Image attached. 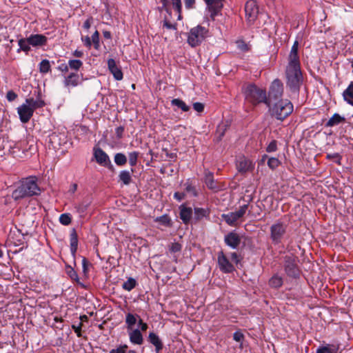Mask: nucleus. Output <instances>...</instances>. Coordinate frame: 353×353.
I'll use <instances>...</instances> for the list:
<instances>
[{
  "instance_id": "nucleus-16",
  "label": "nucleus",
  "mask_w": 353,
  "mask_h": 353,
  "mask_svg": "<svg viewBox=\"0 0 353 353\" xmlns=\"http://www.w3.org/2000/svg\"><path fill=\"white\" fill-rule=\"evenodd\" d=\"M65 137L63 134L52 132L48 137L49 147L54 150L59 149V147L65 143Z\"/></svg>"
},
{
  "instance_id": "nucleus-40",
  "label": "nucleus",
  "mask_w": 353,
  "mask_h": 353,
  "mask_svg": "<svg viewBox=\"0 0 353 353\" xmlns=\"http://www.w3.org/2000/svg\"><path fill=\"white\" fill-rule=\"evenodd\" d=\"M19 46L21 50L26 52H28L30 50V43H29L28 41V37L27 39H21L19 40L18 42Z\"/></svg>"
},
{
  "instance_id": "nucleus-52",
  "label": "nucleus",
  "mask_w": 353,
  "mask_h": 353,
  "mask_svg": "<svg viewBox=\"0 0 353 353\" xmlns=\"http://www.w3.org/2000/svg\"><path fill=\"white\" fill-rule=\"evenodd\" d=\"M238 48L242 51H248L249 50L248 44H246L243 41H238L236 42Z\"/></svg>"
},
{
  "instance_id": "nucleus-44",
  "label": "nucleus",
  "mask_w": 353,
  "mask_h": 353,
  "mask_svg": "<svg viewBox=\"0 0 353 353\" xmlns=\"http://www.w3.org/2000/svg\"><path fill=\"white\" fill-rule=\"evenodd\" d=\"M139 156V152H132L128 154L129 163L131 166H135L137 164L138 157Z\"/></svg>"
},
{
  "instance_id": "nucleus-54",
  "label": "nucleus",
  "mask_w": 353,
  "mask_h": 353,
  "mask_svg": "<svg viewBox=\"0 0 353 353\" xmlns=\"http://www.w3.org/2000/svg\"><path fill=\"white\" fill-rule=\"evenodd\" d=\"M193 108L198 112H201L204 110V105L200 102L193 103Z\"/></svg>"
},
{
  "instance_id": "nucleus-46",
  "label": "nucleus",
  "mask_w": 353,
  "mask_h": 353,
  "mask_svg": "<svg viewBox=\"0 0 353 353\" xmlns=\"http://www.w3.org/2000/svg\"><path fill=\"white\" fill-rule=\"evenodd\" d=\"M280 163V161L275 157L269 158L268 161V165L272 170H274L278 168Z\"/></svg>"
},
{
  "instance_id": "nucleus-58",
  "label": "nucleus",
  "mask_w": 353,
  "mask_h": 353,
  "mask_svg": "<svg viewBox=\"0 0 353 353\" xmlns=\"http://www.w3.org/2000/svg\"><path fill=\"white\" fill-rule=\"evenodd\" d=\"M185 194L183 192H176L174 194V199H176L177 201H181L185 198Z\"/></svg>"
},
{
  "instance_id": "nucleus-34",
  "label": "nucleus",
  "mask_w": 353,
  "mask_h": 353,
  "mask_svg": "<svg viewBox=\"0 0 353 353\" xmlns=\"http://www.w3.org/2000/svg\"><path fill=\"white\" fill-rule=\"evenodd\" d=\"M283 285V279L278 274H274L269 280V285L273 288H279Z\"/></svg>"
},
{
  "instance_id": "nucleus-57",
  "label": "nucleus",
  "mask_w": 353,
  "mask_h": 353,
  "mask_svg": "<svg viewBox=\"0 0 353 353\" xmlns=\"http://www.w3.org/2000/svg\"><path fill=\"white\" fill-rule=\"evenodd\" d=\"M124 132V128L122 126H119L116 128V135L118 139H121L123 137V134Z\"/></svg>"
},
{
  "instance_id": "nucleus-11",
  "label": "nucleus",
  "mask_w": 353,
  "mask_h": 353,
  "mask_svg": "<svg viewBox=\"0 0 353 353\" xmlns=\"http://www.w3.org/2000/svg\"><path fill=\"white\" fill-rule=\"evenodd\" d=\"M206 4V9L210 14V19L214 21L217 15L221 14L225 0H203Z\"/></svg>"
},
{
  "instance_id": "nucleus-8",
  "label": "nucleus",
  "mask_w": 353,
  "mask_h": 353,
  "mask_svg": "<svg viewBox=\"0 0 353 353\" xmlns=\"http://www.w3.org/2000/svg\"><path fill=\"white\" fill-rule=\"evenodd\" d=\"M125 323L130 331H145L148 329V325L137 314L128 313Z\"/></svg>"
},
{
  "instance_id": "nucleus-5",
  "label": "nucleus",
  "mask_w": 353,
  "mask_h": 353,
  "mask_svg": "<svg viewBox=\"0 0 353 353\" xmlns=\"http://www.w3.org/2000/svg\"><path fill=\"white\" fill-rule=\"evenodd\" d=\"M208 28L200 25L191 28L188 37V44L192 48L201 45L205 38L208 37Z\"/></svg>"
},
{
  "instance_id": "nucleus-33",
  "label": "nucleus",
  "mask_w": 353,
  "mask_h": 353,
  "mask_svg": "<svg viewBox=\"0 0 353 353\" xmlns=\"http://www.w3.org/2000/svg\"><path fill=\"white\" fill-rule=\"evenodd\" d=\"M119 181L125 185H128L132 182L131 173L128 170H122L119 174Z\"/></svg>"
},
{
  "instance_id": "nucleus-19",
  "label": "nucleus",
  "mask_w": 353,
  "mask_h": 353,
  "mask_svg": "<svg viewBox=\"0 0 353 353\" xmlns=\"http://www.w3.org/2000/svg\"><path fill=\"white\" fill-rule=\"evenodd\" d=\"M108 67L116 80L121 81L123 79V72L121 69L119 65H117L114 59H109L108 60Z\"/></svg>"
},
{
  "instance_id": "nucleus-60",
  "label": "nucleus",
  "mask_w": 353,
  "mask_h": 353,
  "mask_svg": "<svg viewBox=\"0 0 353 353\" xmlns=\"http://www.w3.org/2000/svg\"><path fill=\"white\" fill-rule=\"evenodd\" d=\"M225 126H219L217 130V133L219 134V139L220 140L222 137L224 136L225 128H224Z\"/></svg>"
},
{
  "instance_id": "nucleus-26",
  "label": "nucleus",
  "mask_w": 353,
  "mask_h": 353,
  "mask_svg": "<svg viewBox=\"0 0 353 353\" xmlns=\"http://www.w3.org/2000/svg\"><path fill=\"white\" fill-rule=\"evenodd\" d=\"M346 122V119L345 117L340 115L338 113H335L332 115V117L327 121L325 123L326 127H333L335 125H338L341 123H344Z\"/></svg>"
},
{
  "instance_id": "nucleus-4",
  "label": "nucleus",
  "mask_w": 353,
  "mask_h": 353,
  "mask_svg": "<svg viewBox=\"0 0 353 353\" xmlns=\"http://www.w3.org/2000/svg\"><path fill=\"white\" fill-rule=\"evenodd\" d=\"M244 94L245 99L254 105L261 103L268 105L266 91L254 84L248 85L245 89Z\"/></svg>"
},
{
  "instance_id": "nucleus-12",
  "label": "nucleus",
  "mask_w": 353,
  "mask_h": 353,
  "mask_svg": "<svg viewBox=\"0 0 353 353\" xmlns=\"http://www.w3.org/2000/svg\"><path fill=\"white\" fill-rule=\"evenodd\" d=\"M218 264L219 269L224 273L232 272L235 269L223 251L218 253Z\"/></svg>"
},
{
  "instance_id": "nucleus-15",
  "label": "nucleus",
  "mask_w": 353,
  "mask_h": 353,
  "mask_svg": "<svg viewBox=\"0 0 353 353\" xmlns=\"http://www.w3.org/2000/svg\"><path fill=\"white\" fill-rule=\"evenodd\" d=\"M245 12L250 21H254L259 13V8L254 0H249L245 5Z\"/></svg>"
},
{
  "instance_id": "nucleus-42",
  "label": "nucleus",
  "mask_w": 353,
  "mask_h": 353,
  "mask_svg": "<svg viewBox=\"0 0 353 353\" xmlns=\"http://www.w3.org/2000/svg\"><path fill=\"white\" fill-rule=\"evenodd\" d=\"M68 65L70 69L77 71L83 65V62L79 59H70L68 61Z\"/></svg>"
},
{
  "instance_id": "nucleus-14",
  "label": "nucleus",
  "mask_w": 353,
  "mask_h": 353,
  "mask_svg": "<svg viewBox=\"0 0 353 353\" xmlns=\"http://www.w3.org/2000/svg\"><path fill=\"white\" fill-rule=\"evenodd\" d=\"M17 112L19 114L20 121L23 123H28L34 113L31 107L26 102L17 108Z\"/></svg>"
},
{
  "instance_id": "nucleus-10",
  "label": "nucleus",
  "mask_w": 353,
  "mask_h": 353,
  "mask_svg": "<svg viewBox=\"0 0 353 353\" xmlns=\"http://www.w3.org/2000/svg\"><path fill=\"white\" fill-rule=\"evenodd\" d=\"M248 208V204H245L239 208L237 211L223 214L222 219L230 226H234L236 222L242 218Z\"/></svg>"
},
{
  "instance_id": "nucleus-1",
  "label": "nucleus",
  "mask_w": 353,
  "mask_h": 353,
  "mask_svg": "<svg viewBox=\"0 0 353 353\" xmlns=\"http://www.w3.org/2000/svg\"><path fill=\"white\" fill-rule=\"evenodd\" d=\"M40 194L41 189L37 183V178L30 176L21 181L20 184L12 192V197L14 201H18L26 197L38 196Z\"/></svg>"
},
{
  "instance_id": "nucleus-48",
  "label": "nucleus",
  "mask_w": 353,
  "mask_h": 353,
  "mask_svg": "<svg viewBox=\"0 0 353 353\" xmlns=\"http://www.w3.org/2000/svg\"><path fill=\"white\" fill-rule=\"evenodd\" d=\"M276 150H277V141L276 140H272L266 148L267 152H273L276 151Z\"/></svg>"
},
{
  "instance_id": "nucleus-63",
  "label": "nucleus",
  "mask_w": 353,
  "mask_h": 353,
  "mask_svg": "<svg viewBox=\"0 0 353 353\" xmlns=\"http://www.w3.org/2000/svg\"><path fill=\"white\" fill-rule=\"evenodd\" d=\"M326 158L330 160H334L335 159H339L340 155L338 153L327 154Z\"/></svg>"
},
{
  "instance_id": "nucleus-28",
  "label": "nucleus",
  "mask_w": 353,
  "mask_h": 353,
  "mask_svg": "<svg viewBox=\"0 0 353 353\" xmlns=\"http://www.w3.org/2000/svg\"><path fill=\"white\" fill-rule=\"evenodd\" d=\"M339 345L338 344H326L318 347L316 353H339Z\"/></svg>"
},
{
  "instance_id": "nucleus-45",
  "label": "nucleus",
  "mask_w": 353,
  "mask_h": 353,
  "mask_svg": "<svg viewBox=\"0 0 353 353\" xmlns=\"http://www.w3.org/2000/svg\"><path fill=\"white\" fill-rule=\"evenodd\" d=\"M128 346L126 345H119L117 348L112 349L110 353H127ZM128 353H136L134 350H129Z\"/></svg>"
},
{
  "instance_id": "nucleus-35",
  "label": "nucleus",
  "mask_w": 353,
  "mask_h": 353,
  "mask_svg": "<svg viewBox=\"0 0 353 353\" xmlns=\"http://www.w3.org/2000/svg\"><path fill=\"white\" fill-rule=\"evenodd\" d=\"M154 221L165 227H171L172 225V219L168 214L157 217Z\"/></svg>"
},
{
  "instance_id": "nucleus-61",
  "label": "nucleus",
  "mask_w": 353,
  "mask_h": 353,
  "mask_svg": "<svg viewBox=\"0 0 353 353\" xmlns=\"http://www.w3.org/2000/svg\"><path fill=\"white\" fill-rule=\"evenodd\" d=\"M163 26L165 27L168 29H173V30L176 29V26L172 24V23H171L168 20H165L163 21Z\"/></svg>"
},
{
  "instance_id": "nucleus-6",
  "label": "nucleus",
  "mask_w": 353,
  "mask_h": 353,
  "mask_svg": "<svg viewBox=\"0 0 353 353\" xmlns=\"http://www.w3.org/2000/svg\"><path fill=\"white\" fill-rule=\"evenodd\" d=\"M288 225L281 221H276L270 228V238L274 245L281 243L284 239Z\"/></svg>"
},
{
  "instance_id": "nucleus-36",
  "label": "nucleus",
  "mask_w": 353,
  "mask_h": 353,
  "mask_svg": "<svg viewBox=\"0 0 353 353\" xmlns=\"http://www.w3.org/2000/svg\"><path fill=\"white\" fill-rule=\"evenodd\" d=\"M171 104L180 108L183 112H188L190 110V107L187 105L185 103L180 99H172L171 101Z\"/></svg>"
},
{
  "instance_id": "nucleus-23",
  "label": "nucleus",
  "mask_w": 353,
  "mask_h": 353,
  "mask_svg": "<svg viewBox=\"0 0 353 353\" xmlns=\"http://www.w3.org/2000/svg\"><path fill=\"white\" fill-rule=\"evenodd\" d=\"M81 83L79 74L77 72H71L65 77L63 83L67 88L76 87Z\"/></svg>"
},
{
  "instance_id": "nucleus-20",
  "label": "nucleus",
  "mask_w": 353,
  "mask_h": 353,
  "mask_svg": "<svg viewBox=\"0 0 353 353\" xmlns=\"http://www.w3.org/2000/svg\"><path fill=\"white\" fill-rule=\"evenodd\" d=\"M209 216L210 210L208 208H194L192 215V224H196L203 218H208Z\"/></svg>"
},
{
  "instance_id": "nucleus-18",
  "label": "nucleus",
  "mask_w": 353,
  "mask_h": 353,
  "mask_svg": "<svg viewBox=\"0 0 353 353\" xmlns=\"http://www.w3.org/2000/svg\"><path fill=\"white\" fill-rule=\"evenodd\" d=\"M224 241L227 245L235 249L241 243V238L237 233L230 232L225 236Z\"/></svg>"
},
{
  "instance_id": "nucleus-49",
  "label": "nucleus",
  "mask_w": 353,
  "mask_h": 353,
  "mask_svg": "<svg viewBox=\"0 0 353 353\" xmlns=\"http://www.w3.org/2000/svg\"><path fill=\"white\" fill-rule=\"evenodd\" d=\"M181 248H182L181 245L179 243L175 242V243H172L171 244L169 250L171 252L175 253V252H180L181 250Z\"/></svg>"
},
{
  "instance_id": "nucleus-17",
  "label": "nucleus",
  "mask_w": 353,
  "mask_h": 353,
  "mask_svg": "<svg viewBox=\"0 0 353 353\" xmlns=\"http://www.w3.org/2000/svg\"><path fill=\"white\" fill-rule=\"evenodd\" d=\"M179 217L184 224L192 223V209L188 207L185 204L179 206Z\"/></svg>"
},
{
  "instance_id": "nucleus-62",
  "label": "nucleus",
  "mask_w": 353,
  "mask_h": 353,
  "mask_svg": "<svg viewBox=\"0 0 353 353\" xmlns=\"http://www.w3.org/2000/svg\"><path fill=\"white\" fill-rule=\"evenodd\" d=\"M99 41V33L97 30H96L92 36L91 41L92 43H97Z\"/></svg>"
},
{
  "instance_id": "nucleus-50",
  "label": "nucleus",
  "mask_w": 353,
  "mask_h": 353,
  "mask_svg": "<svg viewBox=\"0 0 353 353\" xmlns=\"http://www.w3.org/2000/svg\"><path fill=\"white\" fill-rule=\"evenodd\" d=\"M67 273L71 279L76 281L77 282L79 281L78 274L74 269L70 268V270H68Z\"/></svg>"
},
{
  "instance_id": "nucleus-56",
  "label": "nucleus",
  "mask_w": 353,
  "mask_h": 353,
  "mask_svg": "<svg viewBox=\"0 0 353 353\" xmlns=\"http://www.w3.org/2000/svg\"><path fill=\"white\" fill-rule=\"evenodd\" d=\"M196 0H184L185 6L187 9H192L194 8Z\"/></svg>"
},
{
  "instance_id": "nucleus-39",
  "label": "nucleus",
  "mask_w": 353,
  "mask_h": 353,
  "mask_svg": "<svg viewBox=\"0 0 353 353\" xmlns=\"http://www.w3.org/2000/svg\"><path fill=\"white\" fill-rule=\"evenodd\" d=\"M136 285H137L136 280L132 278V277H130V278L128 279V280L126 281H125L123 283L122 288L125 290L130 291L134 288H135Z\"/></svg>"
},
{
  "instance_id": "nucleus-38",
  "label": "nucleus",
  "mask_w": 353,
  "mask_h": 353,
  "mask_svg": "<svg viewBox=\"0 0 353 353\" xmlns=\"http://www.w3.org/2000/svg\"><path fill=\"white\" fill-rule=\"evenodd\" d=\"M114 163L118 166L125 165L128 161L126 156L123 153H117L114 155Z\"/></svg>"
},
{
  "instance_id": "nucleus-43",
  "label": "nucleus",
  "mask_w": 353,
  "mask_h": 353,
  "mask_svg": "<svg viewBox=\"0 0 353 353\" xmlns=\"http://www.w3.org/2000/svg\"><path fill=\"white\" fill-rule=\"evenodd\" d=\"M59 222L63 225H68L72 222V216L69 213L61 214L59 216Z\"/></svg>"
},
{
  "instance_id": "nucleus-32",
  "label": "nucleus",
  "mask_w": 353,
  "mask_h": 353,
  "mask_svg": "<svg viewBox=\"0 0 353 353\" xmlns=\"http://www.w3.org/2000/svg\"><path fill=\"white\" fill-rule=\"evenodd\" d=\"M90 203H91V201L89 199H85L80 203L77 204L74 208L76 209V211L81 216H83V214L87 210L88 208L90 206Z\"/></svg>"
},
{
  "instance_id": "nucleus-37",
  "label": "nucleus",
  "mask_w": 353,
  "mask_h": 353,
  "mask_svg": "<svg viewBox=\"0 0 353 353\" xmlns=\"http://www.w3.org/2000/svg\"><path fill=\"white\" fill-rule=\"evenodd\" d=\"M130 339L132 343L141 345L143 343L141 332H130Z\"/></svg>"
},
{
  "instance_id": "nucleus-9",
  "label": "nucleus",
  "mask_w": 353,
  "mask_h": 353,
  "mask_svg": "<svg viewBox=\"0 0 353 353\" xmlns=\"http://www.w3.org/2000/svg\"><path fill=\"white\" fill-rule=\"evenodd\" d=\"M297 257L294 255H286L284 257V269L288 276L292 278L299 276L300 270L296 263Z\"/></svg>"
},
{
  "instance_id": "nucleus-21",
  "label": "nucleus",
  "mask_w": 353,
  "mask_h": 353,
  "mask_svg": "<svg viewBox=\"0 0 353 353\" xmlns=\"http://www.w3.org/2000/svg\"><path fill=\"white\" fill-rule=\"evenodd\" d=\"M48 39L43 34H31L28 37L29 43L33 47H40L46 44Z\"/></svg>"
},
{
  "instance_id": "nucleus-31",
  "label": "nucleus",
  "mask_w": 353,
  "mask_h": 353,
  "mask_svg": "<svg viewBox=\"0 0 353 353\" xmlns=\"http://www.w3.org/2000/svg\"><path fill=\"white\" fill-rule=\"evenodd\" d=\"M343 97L344 100L349 104L353 105V82L352 81L348 87L343 91Z\"/></svg>"
},
{
  "instance_id": "nucleus-59",
  "label": "nucleus",
  "mask_w": 353,
  "mask_h": 353,
  "mask_svg": "<svg viewBox=\"0 0 353 353\" xmlns=\"http://www.w3.org/2000/svg\"><path fill=\"white\" fill-rule=\"evenodd\" d=\"M69 68L70 67H69L68 64L62 63L60 65H59L57 69L63 72H67L69 70Z\"/></svg>"
},
{
  "instance_id": "nucleus-3",
  "label": "nucleus",
  "mask_w": 353,
  "mask_h": 353,
  "mask_svg": "<svg viewBox=\"0 0 353 353\" xmlns=\"http://www.w3.org/2000/svg\"><path fill=\"white\" fill-rule=\"evenodd\" d=\"M269 108L271 115L280 121H283L293 112V105L288 99H279Z\"/></svg>"
},
{
  "instance_id": "nucleus-55",
  "label": "nucleus",
  "mask_w": 353,
  "mask_h": 353,
  "mask_svg": "<svg viewBox=\"0 0 353 353\" xmlns=\"http://www.w3.org/2000/svg\"><path fill=\"white\" fill-rule=\"evenodd\" d=\"M244 338L243 332H234L233 339L237 342H241Z\"/></svg>"
},
{
  "instance_id": "nucleus-27",
  "label": "nucleus",
  "mask_w": 353,
  "mask_h": 353,
  "mask_svg": "<svg viewBox=\"0 0 353 353\" xmlns=\"http://www.w3.org/2000/svg\"><path fill=\"white\" fill-rule=\"evenodd\" d=\"M40 94V92H38V97L37 99H34L33 98H28L26 100V102L29 104L33 112L34 110L43 108L46 105L45 101L39 97Z\"/></svg>"
},
{
  "instance_id": "nucleus-47",
  "label": "nucleus",
  "mask_w": 353,
  "mask_h": 353,
  "mask_svg": "<svg viewBox=\"0 0 353 353\" xmlns=\"http://www.w3.org/2000/svg\"><path fill=\"white\" fill-rule=\"evenodd\" d=\"M172 5L174 8L176 9L177 12L179 13V19H181V0H172Z\"/></svg>"
},
{
  "instance_id": "nucleus-13",
  "label": "nucleus",
  "mask_w": 353,
  "mask_h": 353,
  "mask_svg": "<svg viewBox=\"0 0 353 353\" xmlns=\"http://www.w3.org/2000/svg\"><path fill=\"white\" fill-rule=\"evenodd\" d=\"M94 157L99 165L107 166L109 168H112L111 161L108 155L100 148H94Z\"/></svg>"
},
{
  "instance_id": "nucleus-30",
  "label": "nucleus",
  "mask_w": 353,
  "mask_h": 353,
  "mask_svg": "<svg viewBox=\"0 0 353 353\" xmlns=\"http://www.w3.org/2000/svg\"><path fill=\"white\" fill-rule=\"evenodd\" d=\"M70 250L73 255L75 254L78 248V236L75 229H72L70 235Z\"/></svg>"
},
{
  "instance_id": "nucleus-7",
  "label": "nucleus",
  "mask_w": 353,
  "mask_h": 353,
  "mask_svg": "<svg viewBox=\"0 0 353 353\" xmlns=\"http://www.w3.org/2000/svg\"><path fill=\"white\" fill-rule=\"evenodd\" d=\"M283 92V85L282 82L276 79H274L269 90L268 96H267L268 106L270 107L274 102L279 101L282 97Z\"/></svg>"
},
{
  "instance_id": "nucleus-51",
  "label": "nucleus",
  "mask_w": 353,
  "mask_h": 353,
  "mask_svg": "<svg viewBox=\"0 0 353 353\" xmlns=\"http://www.w3.org/2000/svg\"><path fill=\"white\" fill-rule=\"evenodd\" d=\"M17 98V94L13 90H9L6 94V99L9 101H14Z\"/></svg>"
},
{
  "instance_id": "nucleus-41",
  "label": "nucleus",
  "mask_w": 353,
  "mask_h": 353,
  "mask_svg": "<svg viewBox=\"0 0 353 353\" xmlns=\"http://www.w3.org/2000/svg\"><path fill=\"white\" fill-rule=\"evenodd\" d=\"M50 71V61L47 59L42 60L39 64V72L41 73L46 74Z\"/></svg>"
},
{
  "instance_id": "nucleus-29",
  "label": "nucleus",
  "mask_w": 353,
  "mask_h": 353,
  "mask_svg": "<svg viewBox=\"0 0 353 353\" xmlns=\"http://www.w3.org/2000/svg\"><path fill=\"white\" fill-rule=\"evenodd\" d=\"M288 64H300L299 57L298 55V42L295 41L291 48L289 55Z\"/></svg>"
},
{
  "instance_id": "nucleus-2",
  "label": "nucleus",
  "mask_w": 353,
  "mask_h": 353,
  "mask_svg": "<svg viewBox=\"0 0 353 353\" xmlns=\"http://www.w3.org/2000/svg\"><path fill=\"white\" fill-rule=\"evenodd\" d=\"M286 85L290 92L298 94L303 83V74L300 64H288L285 70Z\"/></svg>"
},
{
  "instance_id": "nucleus-24",
  "label": "nucleus",
  "mask_w": 353,
  "mask_h": 353,
  "mask_svg": "<svg viewBox=\"0 0 353 353\" xmlns=\"http://www.w3.org/2000/svg\"><path fill=\"white\" fill-rule=\"evenodd\" d=\"M252 168V161L245 157L240 158L237 161L236 168L239 172H247L251 170Z\"/></svg>"
},
{
  "instance_id": "nucleus-25",
  "label": "nucleus",
  "mask_w": 353,
  "mask_h": 353,
  "mask_svg": "<svg viewBox=\"0 0 353 353\" xmlns=\"http://www.w3.org/2000/svg\"><path fill=\"white\" fill-rule=\"evenodd\" d=\"M148 341L155 347V351L159 353L163 349V343L155 332H150Z\"/></svg>"
},
{
  "instance_id": "nucleus-64",
  "label": "nucleus",
  "mask_w": 353,
  "mask_h": 353,
  "mask_svg": "<svg viewBox=\"0 0 353 353\" xmlns=\"http://www.w3.org/2000/svg\"><path fill=\"white\" fill-rule=\"evenodd\" d=\"M83 41L84 42V44L88 47L90 48L92 45V41L90 38L88 36H86L84 39H83Z\"/></svg>"
},
{
  "instance_id": "nucleus-53",
  "label": "nucleus",
  "mask_w": 353,
  "mask_h": 353,
  "mask_svg": "<svg viewBox=\"0 0 353 353\" xmlns=\"http://www.w3.org/2000/svg\"><path fill=\"white\" fill-rule=\"evenodd\" d=\"M23 145L24 146V148L23 150V153L24 154V156H30L32 154V150H34L33 146L31 145L28 146V148H27V147L24 145V143H23Z\"/></svg>"
},
{
  "instance_id": "nucleus-22",
  "label": "nucleus",
  "mask_w": 353,
  "mask_h": 353,
  "mask_svg": "<svg viewBox=\"0 0 353 353\" xmlns=\"http://www.w3.org/2000/svg\"><path fill=\"white\" fill-rule=\"evenodd\" d=\"M205 183L209 189L214 192H218L221 189V186L214 179L212 172H208L205 173Z\"/></svg>"
}]
</instances>
